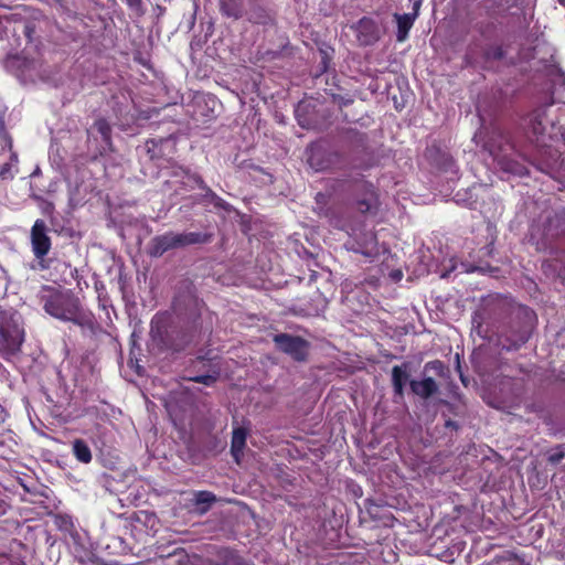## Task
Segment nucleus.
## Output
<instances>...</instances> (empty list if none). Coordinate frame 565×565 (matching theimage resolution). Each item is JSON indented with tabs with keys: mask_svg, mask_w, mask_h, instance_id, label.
Returning a JSON list of instances; mask_svg holds the SVG:
<instances>
[{
	"mask_svg": "<svg viewBox=\"0 0 565 565\" xmlns=\"http://www.w3.org/2000/svg\"><path fill=\"white\" fill-rule=\"evenodd\" d=\"M411 388L419 397L428 398L438 390V385L433 377H426L420 381H411Z\"/></svg>",
	"mask_w": 565,
	"mask_h": 565,
	"instance_id": "7",
	"label": "nucleus"
},
{
	"mask_svg": "<svg viewBox=\"0 0 565 565\" xmlns=\"http://www.w3.org/2000/svg\"><path fill=\"white\" fill-rule=\"evenodd\" d=\"M0 106H2V104L0 103Z\"/></svg>",
	"mask_w": 565,
	"mask_h": 565,
	"instance_id": "29",
	"label": "nucleus"
},
{
	"mask_svg": "<svg viewBox=\"0 0 565 565\" xmlns=\"http://www.w3.org/2000/svg\"><path fill=\"white\" fill-rule=\"evenodd\" d=\"M313 160H315V157H313V156H311V157L309 158V163H310V166H311V167H315Z\"/></svg>",
	"mask_w": 565,
	"mask_h": 565,
	"instance_id": "27",
	"label": "nucleus"
},
{
	"mask_svg": "<svg viewBox=\"0 0 565 565\" xmlns=\"http://www.w3.org/2000/svg\"><path fill=\"white\" fill-rule=\"evenodd\" d=\"M364 195L356 201V206L360 212L366 213L372 211L376 205V194L372 184H364Z\"/></svg>",
	"mask_w": 565,
	"mask_h": 565,
	"instance_id": "10",
	"label": "nucleus"
},
{
	"mask_svg": "<svg viewBox=\"0 0 565 565\" xmlns=\"http://www.w3.org/2000/svg\"><path fill=\"white\" fill-rule=\"evenodd\" d=\"M43 308L50 316L62 321H72L82 324L85 320L78 300L70 292L60 291L51 287H43L40 292Z\"/></svg>",
	"mask_w": 565,
	"mask_h": 565,
	"instance_id": "1",
	"label": "nucleus"
},
{
	"mask_svg": "<svg viewBox=\"0 0 565 565\" xmlns=\"http://www.w3.org/2000/svg\"><path fill=\"white\" fill-rule=\"evenodd\" d=\"M415 18L411 14H396V21H397V40L399 42L405 41L407 38L408 31L412 28L414 23Z\"/></svg>",
	"mask_w": 565,
	"mask_h": 565,
	"instance_id": "13",
	"label": "nucleus"
},
{
	"mask_svg": "<svg viewBox=\"0 0 565 565\" xmlns=\"http://www.w3.org/2000/svg\"><path fill=\"white\" fill-rule=\"evenodd\" d=\"M73 452L81 462L88 463L92 460L90 449L82 439H76L73 443Z\"/></svg>",
	"mask_w": 565,
	"mask_h": 565,
	"instance_id": "15",
	"label": "nucleus"
},
{
	"mask_svg": "<svg viewBox=\"0 0 565 565\" xmlns=\"http://www.w3.org/2000/svg\"><path fill=\"white\" fill-rule=\"evenodd\" d=\"M355 252L361 253L366 257L375 256L379 253V246L376 236L372 232H367L364 234V237L358 242V247Z\"/></svg>",
	"mask_w": 565,
	"mask_h": 565,
	"instance_id": "9",
	"label": "nucleus"
},
{
	"mask_svg": "<svg viewBox=\"0 0 565 565\" xmlns=\"http://www.w3.org/2000/svg\"><path fill=\"white\" fill-rule=\"evenodd\" d=\"M3 114H4V108H3V106H0V145L3 149H8L9 151H11L12 140L4 132Z\"/></svg>",
	"mask_w": 565,
	"mask_h": 565,
	"instance_id": "17",
	"label": "nucleus"
},
{
	"mask_svg": "<svg viewBox=\"0 0 565 565\" xmlns=\"http://www.w3.org/2000/svg\"><path fill=\"white\" fill-rule=\"evenodd\" d=\"M195 382H199V383H203L205 385H210L211 383L214 382V377L211 376V375H205V376H198L194 379Z\"/></svg>",
	"mask_w": 565,
	"mask_h": 565,
	"instance_id": "21",
	"label": "nucleus"
},
{
	"mask_svg": "<svg viewBox=\"0 0 565 565\" xmlns=\"http://www.w3.org/2000/svg\"><path fill=\"white\" fill-rule=\"evenodd\" d=\"M221 10L231 18L237 19L242 15V10L236 0H221Z\"/></svg>",
	"mask_w": 565,
	"mask_h": 565,
	"instance_id": "16",
	"label": "nucleus"
},
{
	"mask_svg": "<svg viewBox=\"0 0 565 565\" xmlns=\"http://www.w3.org/2000/svg\"><path fill=\"white\" fill-rule=\"evenodd\" d=\"M10 158L7 162L0 166V180H11L17 172L18 156L10 151Z\"/></svg>",
	"mask_w": 565,
	"mask_h": 565,
	"instance_id": "14",
	"label": "nucleus"
},
{
	"mask_svg": "<svg viewBox=\"0 0 565 565\" xmlns=\"http://www.w3.org/2000/svg\"><path fill=\"white\" fill-rule=\"evenodd\" d=\"M274 341L279 350L289 354L295 360L302 361L306 359L308 343L303 339L282 333L276 335Z\"/></svg>",
	"mask_w": 565,
	"mask_h": 565,
	"instance_id": "4",
	"label": "nucleus"
},
{
	"mask_svg": "<svg viewBox=\"0 0 565 565\" xmlns=\"http://www.w3.org/2000/svg\"><path fill=\"white\" fill-rule=\"evenodd\" d=\"M502 136L498 131H493L487 140H484V136L482 132L476 134L473 140L479 143L483 142L482 147L484 150L489 151V153L493 157V159H499V151L501 149V145H497V140L501 139Z\"/></svg>",
	"mask_w": 565,
	"mask_h": 565,
	"instance_id": "8",
	"label": "nucleus"
},
{
	"mask_svg": "<svg viewBox=\"0 0 565 565\" xmlns=\"http://www.w3.org/2000/svg\"><path fill=\"white\" fill-rule=\"evenodd\" d=\"M532 129H533V132H534L535 135L542 134V131H543V127H542L541 121H539V122L533 121V122H532Z\"/></svg>",
	"mask_w": 565,
	"mask_h": 565,
	"instance_id": "23",
	"label": "nucleus"
},
{
	"mask_svg": "<svg viewBox=\"0 0 565 565\" xmlns=\"http://www.w3.org/2000/svg\"><path fill=\"white\" fill-rule=\"evenodd\" d=\"M198 234H178V233H166L157 236L151 241L150 255L159 257L171 248L193 244L198 242Z\"/></svg>",
	"mask_w": 565,
	"mask_h": 565,
	"instance_id": "3",
	"label": "nucleus"
},
{
	"mask_svg": "<svg viewBox=\"0 0 565 565\" xmlns=\"http://www.w3.org/2000/svg\"><path fill=\"white\" fill-rule=\"evenodd\" d=\"M24 327L21 315L0 307V350L7 356L17 354L24 342Z\"/></svg>",
	"mask_w": 565,
	"mask_h": 565,
	"instance_id": "2",
	"label": "nucleus"
},
{
	"mask_svg": "<svg viewBox=\"0 0 565 565\" xmlns=\"http://www.w3.org/2000/svg\"><path fill=\"white\" fill-rule=\"evenodd\" d=\"M408 380V372L406 366L395 365L392 370V383L394 392L398 396H403L404 386Z\"/></svg>",
	"mask_w": 565,
	"mask_h": 565,
	"instance_id": "11",
	"label": "nucleus"
},
{
	"mask_svg": "<svg viewBox=\"0 0 565 565\" xmlns=\"http://www.w3.org/2000/svg\"><path fill=\"white\" fill-rule=\"evenodd\" d=\"M94 129L97 130L105 142L110 140V126L105 119H98L94 124Z\"/></svg>",
	"mask_w": 565,
	"mask_h": 565,
	"instance_id": "18",
	"label": "nucleus"
},
{
	"mask_svg": "<svg viewBox=\"0 0 565 565\" xmlns=\"http://www.w3.org/2000/svg\"><path fill=\"white\" fill-rule=\"evenodd\" d=\"M195 501H196V503H207V504H210L213 501H215V497L211 492L201 491V492H198L195 494Z\"/></svg>",
	"mask_w": 565,
	"mask_h": 565,
	"instance_id": "19",
	"label": "nucleus"
},
{
	"mask_svg": "<svg viewBox=\"0 0 565 565\" xmlns=\"http://www.w3.org/2000/svg\"><path fill=\"white\" fill-rule=\"evenodd\" d=\"M23 64H25V66H26V65H33V66H34V64H33V63H26V61H23Z\"/></svg>",
	"mask_w": 565,
	"mask_h": 565,
	"instance_id": "28",
	"label": "nucleus"
},
{
	"mask_svg": "<svg viewBox=\"0 0 565 565\" xmlns=\"http://www.w3.org/2000/svg\"><path fill=\"white\" fill-rule=\"evenodd\" d=\"M246 436V430L242 427L233 430L231 451L237 462L239 461V456L245 447Z\"/></svg>",
	"mask_w": 565,
	"mask_h": 565,
	"instance_id": "12",
	"label": "nucleus"
},
{
	"mask_svg": "<svg viewBox=\"0 0 565 565\" xmlns=\"http://www.w3.org/2000/svg\"><path fill=\"white\" fill-rule=\"evenodd\" d=\"M31 68H33V65H26L25 70L21 71V75L26 76Z\"/></svg>",
	"mask_w": 565,
	"mask_h": 565,
	"instance_id": "26",
	"label": "nucleus"
},
{
	"mask_svg": "<svg viewBox=\"0 0 565 565\" xmlns=\"http://www.w3.org/2000/svg\"><path fill=\"white\" fill-rule=\"evenodd\" d=\"M41 210L44 215L52 216L54 211V205L51 202L43 201L41 204Z\"/></svg>",
	"mask_w": 565,
	"mask_h": 565,
	"instance_id": "20",
	"label": "nucleus"
},
{
	"mask_svg": "<svg viewBox=\"0 0 565 565\" xmlns=\"http://www.w3.org/2000/svg\"><path fill=\"white\" fill-rule=\"evenodd\" d=\"M21 62L22 61H21V58L19 56H9L8 62H7V66L8 67L20 66Z\"/></svg>",
	"mask_w": 565,
	"mask_h": 565,
	"instance_id": "22",
	"label": "nucleus"
},
{
	"mask_svg": "<svg viewBox=\"0 0 565 565\" xmlns=\"http://www.w3.org/2000/svg\"><path fill=\"white\" fill-rule=\"evenodd\" d=\"M391 277H392V279H393L394 281H399V280L402 279V277H403V274H402V271H401V270H393V271L391 273Z\"/></svg>",
	"mask_w": 565,
	"mask_h": 565,
	"instance_id": "24",
	"label": "nucleus"
},
{
	"mask_svg": "<svg viewBox=\"0 0 565 565\" xmlns=\"http://www.w3.org/2000/svg\"><path fill=\"white\" fill-rule=\"evenodd\" d=\"M508 565H527V564H525L523 561H520V559H518V558H514V559H510V561L508 562Z\"/></svg>",
	"mask_w": 565,
	"mask_h": 565,
	"instance_id": "25",
	"label": "nucleus"
},
{
	"mask_svg": "<svg viewBox=\"0 0 565 565\" xmlns=\"http://www.w3.org/2000/svg\"><path fill=\"white\" fill-rule=\"evenodd\" d=\"M32 250L38 259L43 258L51 248V239L44 221L36 220L31 230Z\"/></svg>",
	"mask_w": 565,
	"mask_h": 565,
	"instance_id": "5",
	"label": "nucleus"
},
{
	"mask_svg": "<svg viewBox=\"0 0 565 565\" xmlns=\"http://www.w3.org/2000/svg\"><path fill=\"white\" fill-rule=\"evenodd\" d=\"M15 18L14 13L0 15V39L9 38V33L15 36L20 29H26V25Z\"/></svg>",
	"mask_w": 565,
	"mask_h": 565,
	"instance_id": "6",
	"label": "nucleus"
}]
</instances>
